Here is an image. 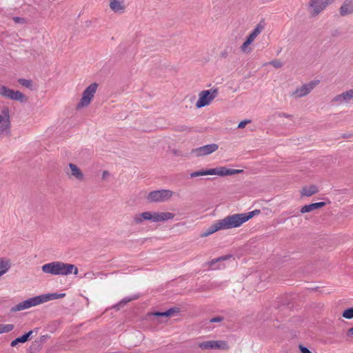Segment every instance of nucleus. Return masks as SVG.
Masks as SVG:
<instances>
[{"label": "nucleus", "mask_w": 353, "mask_h": 353, "mask_svg": "<svg viewBox=\"0 0 353 353\" xmlns=\"http://www.w3.org/2000/svg\"><path fill=\"white\" fill-rule=\"evenodd\" d=\"M259 210H254L248 213L234 214L228 215L223 219L214 222L210 225L201 236H208L222 230H228L241 226L243 223L252 219L254 215L260 214Z\"/></svg>", "instance_id": "f257e3e1"}, {"label": "nucleus", "mask_w": 353, "mask_h": 353, "mask_svg": "<svg viewBox=\"0 0 353 353\" xmlns=\"http://www.w3.org/2000/svg\"><path fill=\"white\" fill-rule=\"evenodd\" d=\"M43 272L52 275L66 276L72 273L78 274V268L73 264L57 261L46 263L41 267Z\"/></svg>", "instance_id": "f03ea898"}, {"label": "nucleus", "mask_w": 353, "mask_h": 353, "mask_svg": "<svg viewBox=\"0 0 353 353\" xmlns=\"http://www.w3.org/2000/svg\"><path fill=\"white\" fill-rule=\"evenodd\" d=\"M174 214L171 212H144L134 216V221L136 223H141L143 221H151L152 222H161L172 219Z\"/></svg>", "instance_id": "7ed1b4c3"}, {"label": "nucleus", "mask_w": 353, "mask_h": 353, "mask_svg": "<svg viewBox=\"0 0 353 353\" xmlns=\"http://www.w3.org/2000/svg\"><path fill=\"white\" fill-rule=\"evenodd\" d=\"M218 93L219 92L216 88L201 91L199 94V99L196 101V107L201 108L209 105L210 102L217 97Z\"/></svg>", "instance_id": "20e7f679"}, {"label": "nucleus", "mask_w": 353, "mask_h": 353, "mask_svg": "<svg viewBox=\"0 0 353 353\" xmlns=\"http://www.w3.org/2000/svg\"><path fill=\"white\" fill-rule=\"evenodd\" d=\"M63 170L68 178L70 180L77 182H82L85 180L84 174L76 164L70 163L64 168Z\"/></svg>", "instance_id": "39448f33"}, {"label": "nucleus", "mask_w": 353, "mask_h": 353, "mask_svg": "<svg viewBox=\"0 0 353 353\" xmlns=\"http://www.w3.org/2000/svg\"><path fill=\"white\" fill-rule=\"evenodd\" d=\"M173 194L170 190H159L150 192L146 199L148 202H164L168 201Z\"/></svg>", "instance_id": "423d86ee"}, {"label": "nucleus", "mask_w": 353, "mask_h": 353, "mask_svg": "<svg viewBox=\"0 0 353 353\" xmlns=\"http://www.w3.org/2000/svg\"><path fill=\"white\" fill-rule=\"evenodd\" d=\"M0 95L5 98L20 102L26 101V97L22 92L18 90L14 91L5 85L0 87Z\"/></svg>", "instance_id": "0eeeda50"}, {"label": "nucleus", "mask_w": 353, "mask_h": 353, "mask_svg": "<svg viewBox=\"0 0 353 353\" xmlns=\"http://www.w3.org/2000/svg\"><path fill=\"white\" fill-rule=\"evenodd\" d=\"M198 346L202 350H228L230 347L225 341H207L198 343Z\"/></svg>", "instance_id": "6e6552de"}, {"label": "nucleus", "mask_w": 353, "mask_h": 353, "mask_svg": "<svg viewBox=\"0 0 353 353\" xmlns=\"http://www.w3.org/2000/svg\"><path fill=\"white\" fill-rule=\"evenodd\" d=\"M334 0H311L309 5V10L312 15L316 16L321 12Z\"/></svg>", "instance_id": "1a4fd4ad"}, {"label": "nucleus", "mask_w": 353, "mask_h": 353, "mask_svg": "<svg viewBox=\"0 0 353 353\" xmlns=\"http://www.w3.org/2000/svg\"><path fill=\"white\" fill-rule=\"evenodd\" d=\"M319 81H312L309 83L304 84L300 88H298L292 94V96L296 98L303 97L308 94L319 83Z\"/></svg>", "instance_id": "9d476101"}, {"label": "nucleus", "mask_w": 353, "mask_h": 353, "mask_svg": "<svg viewBox=\"0 0 353 353\" xmlns=\"http://www.w3.org/2000/svg\"><path fill=\"white\" fill-rule=\"evenodd\" d=\"M219 145L216 143L208 144L201 147L196 148L192 150V154L196 157L206 156L216 151Z\"/></svg>", "instance_id": "9b49d317"}, {"label": "nucleus", "mask_w": 353, "mask_h": 353, "mask_svg": "<svg viewBox=\"0 0 353 353\" xmlns=\"http://www.w3.org/2000/svg\"><path fill=\"white\" fill-rule=\"evenodd\" d=\"M38 296L22 301L11 308V312H18L39 305Z\"/></svg>", "instance_id": "f8f14e48"}, {"label": "nucleus", "mask_w": 353, "mask_h": 353, "mask_svg": "<svg viewBox=\"0 0 353 353\" xmlns=\"http://www.w3.org/2000/svg\"><path fill=\"white\" fill-rule=\"evenodd\" d=\"M243 172V170L230 169L221 166L209 169V172L210 173V175L216 174L221 176L234 175L236 174L241 173Z\"/></svg>", "instance_id": "ddd939ff"}, {"label": "nucleus", "mask_w": 353, "mask_h": 353, "mask_svg": "<svg viewBox=\"0 0 353 353\" xmlns=\"http://www.w3.org/2000/svg\"><path fill=\"white\" fill-rule=\"evenodd\" d=\"M351 101H353V89L349 90L346 92H344L340 94L336 95L334 98H333L332 102L337 104H341L343 103H349Z\"/></svg>", "instance_id": "4468645a"}, {"label": "nucleus", "mask_w": 353, "mask_h": 353, "mask_svg": "<svg viewBox=\"0 0 353 353\" xmlns=\"http://www.w3.org/2000/svg\"><path fill=\"white\" fill-rule=\"evenodd\" d=\"M1 113L3 114V119L1 122H0V132H3L6 130H9L10 128V110L8 107H4Z\"/></svg>", "instance_id": "2eb2a0df"}, {"label": "nucleus", "mask_w": 353, "mask_h": 353, "mask_svg": "<svg viewBox=\"0 0 353 353\" xmlns=\"http://www.w3.org/2000/svg\"><path fill=\"white\" fill-rule=\"evenodd\" d=\"M65 293H48L38 296L40 304L48 302L51 300L61 299L65 297Z\"/></svg>", "instance_id": "dca6fc26"}, {"label": "nucleus", "mask_w": 353, "mask_h": 353, "mask_svg": "<svg viewBox=\"0 0 353 353\" xmlns=\"http://www.w3.org/2000/svg\"><path fill=\"white\" fill-rule=\"evenodd\" d=\"M110 8L115 13L121 14L125 12V6L123 0H110Z\"/></svg>", "instance_id": "f3484780"}, {"label": "nucleus", "mask_w": 353, "mask_h": 353, "mask_svg": "<svg viewBox=\"0 0 353 353\" xmlns=\"http://www.w3.org/2000/svg\"><path fill=\"white\" fill-rule=\"evenodd\" d=\"M341 16L353 14V0H345L339 8Z\"/></svg>", "instance_id": "a211bd4d"}, {"label": "nucleus", "mask_w": 353, "mask_h": 353, "mask_svg": "<svg viewBox=\"0 0 353 353\" xmlns=\"http://www.w3.org/2000/svg\"><path fill=\"white\" fill-rule=\"evenodd\" d=\"M325 205V202L314 203L309 205H305L301 209V213H306L312 212L314 210L319 209Z\"/></svg>", "instance_id": "6ab92c4d"}, {"label": "nucleus", "mask_w": 353, "mask_h": 353, "mask_svg": "<svg viewBox=\"0 0 353 353\" xmlns=\"http://www.w3.org/2000/svg\"><path fill=\"white\" fill-rule=\"evenodd\" d=\"M33 332H34L33 330H30L28 332H26V334H24L23 335H22L19 337H17V339H15L14 340H13L11 342L10 345L12 347H14L19 343H23L27 342L28 341H29L31 339V335L32 334Z\"/></svg>", "instance_id": "aec40b11"}, {"label": "nucleus", "mask_w": 353, "mask_h": 353, "mask_svg": "<svg viewBox=\"0 0 353 353\" xmlns=\"http://www.w3.org/2000/svg\"><path fill=\"white\" fill-rule=\"evenodd\" d=\"M11 268V263L9 259H0V276L6 274Z\"/></svg>", "instance_id": "412c9836"}, {"label": "nucleus", "mask_w": 353, "mask_h": 353, "mask_svg": "<svg viewBox=\"0 0 353 353\" xmlns=\"http://www.w3.org/2000/svg\"><path fill=\"white\" fill-rule=\"evenodd\" d=\"M88 105V87H87L83 92V97L80 102L77 105V109L79 110L83 107Z\"/></svg>", "instance_id": "4be33fe9"}, {"label": "nucleus", "mask_w": 353, "mask_h": 353, "mask_svg": "<svg viewBox=\"0 0 353 353\" xmlns=\"http://www.w3.org/2000/svg\"><path fill=\"white\" fill-rule=\"evenodd\" d=\"M318 188L314 185H312L308 187H304L302 190L301 194L303 196H310L312 194L318 192Z\"/></svg>", "instance_id": "5701e85b"}, {"label": "nucleus", "mask_w": 353, "mask_h": 353, "mask_svg": "<svg viewBox=\"0 0 353 353\" xmlns=\"http://www.w3.org/2000/svg\"><path fill=\"white\" fill-rule=\"evenodd\" d=\"M264 29V26L261 23H258L254 29L251 32L248 38H249L251 41H254L255 38L263 31Z\"/></svg>", "instance_id": "b1692460"}, {"label": "nucleus", "mask_w": 353, "mask_h": 353, "mask_svg": "<svg viewBox=\"0 0 353 353\" xmlns=\"http://www.w3.org/2000/svg\"><path fill=\"white\" fill-rule=\"evenodd\" d=\"M178 311V309L176 308H170L165 312H157L154 313V316H163V317H168L172 316L174 313Z\"/></svg>", "instance_id": "393cba45"}, {"label": "nucleus", "mask_w": 353, "mask_h": 353, "mask_svg": "<svg viewBox=\"0 0 353 353\" xmlns=\"http://www.w3.org/2000/svg\"><path fill=\"white\" fill-rule=\"evenodd\" d=\"M135 299H136L135 297H133V298L125 297V298L123 299L120 302H119L118 303L113 305L112 307L117 310H119L122 307L125 305L127 303H128L129 302L132 301V300H134Z\"/></svg>", "instance_id": "a878e982"}, {"label": "nucleus", "mask_w": 353, "mask_h": 353, "mask_svg": "<svg viewBox=\"0 0 353 353\" xmlns=\"http://www.w3.org/2000/svg\"><path fill=\"white\" fill-rule=\"evenodd\" d=\"M232 255H225V256H221L220 257H218V258H216V259H212L211 261L209 262V265L210 268H214V265H215V263L219 262V261H225L230 258H232Z\"/></svg>", "instance_id": "bb28decb"}, {"label": "nucleus", "mask_w": 353, "mask_h": 353, "mask_svg": "<svg viewBox=\"0 0 353 353\" xmlns=\"http://www.w3.org/2000/svg\"><path fill=\"white\" fill-rule=\"evenodd\" d=\"M13 329V324H0V334L10 332Z\"/></svg>", "instance_id": "cd10ccee"}, {"label": "nucleus", "mask_w": 353, "mask_h": 353, "mask_svg": "<svg viewBox=\"0 0 353 353\" xmlns=\"http://www.w3.org/2000/svg\"><path fill=\"white\" fill-rule=\"evenodd\" d=\"M205 175H210V173L209 172V169L201 170L193 172L190 174V177L194 178V177L205 176Z\"/></svg>", "instance_id": "c85d7f7f"}, {"label": "nucleus", "mask_w": 353, "mask_h": 353, "mask_svg": "<svg viewBox=\"0 0 353 353\" xmlns=\"http://www.w3.org/2000/svg\"><path fill=\"white\" fill-rule=\"evenodd\" d=\"M342 316L347 319H353V307H350L344 310Z\"/></svg>", "instance_id": "c756f323"}, {"label": "nucleus", "mask_w": 353, "mask_h": 353, "mask_svg": "<svg viewBox=\"0 0 353 353\" xmlns=\"http://www.w3.org/2000/svg\"><path fill=\"white\" fill-rule=\"evenodd\" d=\"M98 84L96 83L90 85V101L92 100L94 94L96 92Z\"/></svg>", "instance_id": "7c9ffc66"}, {"label": "nucleus", "mask_w": 353, "mask_h": 353, "mask_svg": "<svg viewBox=\"0 0 353 353\" xmlns=\"http://www.w3.org/2000/svg\"><path fill=\"white\" fill-rule=\"evenodd\" d=\"M268 64L272 65L275 68H281L283 65V62L278 59L272 60L270 61Z\"/></svg>", "instance_id": "2f4dec72"}, {"label": "nucleus", "mask_w": 353, "mask_h": 353, "mask_svg": "<svg viewBox=\"0 0 353 353\" xmlns=\"http://www.w3.org/2000/svg\"><path fill=\"white\" fill-rule=\"evenodd\" d=\"M18 82L23 86L26 88H30L32 85V81L30 80L25 79H19Z\"/></svg>", "instance_id": "473e14b6"}, {"label": "nucleus", "mask_w": 353, "mask_h": 353, "mask_svg": "<svg viewBox=\"0 0 353 353\" xmlns=\"http://www.w3.org/2000/svg\"><path fill=\"white\" fill-rule=\"evenodd\" d=\"M12 20L16 23H25L26 20L25 18L19 17H14Z\"/></svg>", "instance_id": "72a5a7b5"}, {"label": "nucleus", "mask_w": 353, "mask_h": 353, "mask_svg": "<svg viewBox=\"0 0 353 353\" xmlns=\"http://www.w3.org/2000/svg\"><path fill=\"white\" fill-rule=\"evenodd\" d=\"M177 128L179 132H190L191 131V128L187 125H179L177 127Z\"/></svg>", "instance_id": "f704fd0d"}, {"label": "nucleus", "mask_w": 353, "mask_h": 353, "mask_svg": "<svg viewBox=\"0 0 353 353\" xmlns=\"http://www.w3.org/2000/svg\"><path fill=\"white\" fill-rule=\"evenodd\" d=\"M223 316H215L210 319V323H220L223 321Z\"/></svg>", "instance_id": "c9c22d12"}, {"label": "nucleus", "mask_w": 353, "mask_h": 353, "mask_svg": "<svg viewBox=\"0 0 353 353\" xmlns=\"http://www.w3.org/2000/svg\"><path fill=\"white\" fill-rule=\"evenodd\" d=\"M252 42L249 38L247 37L245 41L243 43L241 46V50H245V48Z\"/></svg>", "instance_id": "e433bc0d"}, {"label": "nucleus", "mask_w": 353, "mask_h": 353, "mask_svg": "<svg viewBox=\"0 0 353 353\" xmlns=\"http://www.w3.org/2000/svg\"><path fill=\"white\" fill-rule=\"evenodd\" d=\"M251 122L250 120H244V121H241L239 125H238V128H240V129H242L243 128H245V126L248 124V123H250Z\"/></svg>", "instance_id": "4c0bfd02"}, {"label": "nucleus", "mask_w": 353, "mask_h": 353, "mask_svg": "<svg viewBox=\"0 0 353 353\" xmlns=\"http://www.w3.org/2000/svg\"><path fill=\"white\" fill-rule=\"evenodd\" d=\"M299 349L301 353H312L310 350H309L306 347H304L301 345H299Z\"/></svg>", "instance_id": "58836bf2"}, {"label": "nucleus", "mask_w": 353, "mask_h": 353, "mask_svg": "<svg viewBox=\"0 0 353 353\" xmlns=\"http://www.w3.org/2000/svg\"><path fill=\"white\" fill-rule=\"evenodd\" d=\"M109 174L110 173L108 172V171H103L102 174V179H105L108 176H109Z\"/></svg>", "instance_id": "ea45409f"}, {"label": "nucleus", "mask_w": 353, "mask_h": 353, "mask_svg": "<svg viewBox=\"0 0 353 353\" xmlns=\"http://www.w3.org/2000/svg\"><path fill=\"white\" fill-rule=\"evenodd\" d=\"M280 116H283V117H285L286 118H292V115L288 114H285V113H281V114H280Z\"/></svg>", "instance_id": "a19ab883"}, {"label": "nucleus", "mask_w": 353, "mask_h": 353, "mask_svg": "<svg viewBox=\"0 0 353 353\" xmlns=\"http://www.w3.org/2000/svg\"><path fill=\"white\" fill-rule=\"evenodd\" d=\"M227 55H228V52H227L226 50H225V51H223V52H221V57H224V58H225V57H227Z\"/></svg>", "instance_id": "79ce46f5"}, {"label": "nucleus", "mask_w": 353, "mask_h": 353, "mask_svg": "<svg viewBox=\"0 0 353 353\" xmlns=\"http://www.w3.org/2000/svg\"><path fill=\"white\" fill-rule=\"evenodd\" d=\"M347 334L348 335H353V327H351L348 330V332H347Z\"/></svg>", "instance_id": "37998d69"}, {"label": "nucleus", "mask_w": 353, "mask_h": 353, "mask_svg": "<svg viewBox=\"0 0 353 353\" xmlns=\"http://www.w3.org/2000/svg\"><path fill=\"white\" fill-rule=\"evenodd\" d=\"M3 114L1 113V114H0V122L3 121Z\"/></svg>", "instance_id": "c03bdc74"}]
</instances>
